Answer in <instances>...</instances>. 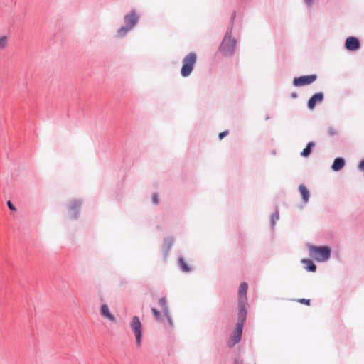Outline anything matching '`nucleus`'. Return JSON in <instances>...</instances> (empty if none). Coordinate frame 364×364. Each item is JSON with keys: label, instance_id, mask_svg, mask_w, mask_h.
I'll return each instance as SVG.
<instances>
[{"label": "nucleus", "instance_id": "obj_22", "mask_svg": "<svg viewBox=\"0 0 364 364\" xmlns=\"http://www.w3.org/2000/svg\"><path fill=\"white\" fill-rule=\"evenodd\" d=\"M278 220H279V213L277 211L275 213H274L272 215V218H271V224H272V227L274 226L276 221H277Z\"/></svg>", "mask_w": 364, "mask_h": 364}, {"label": "nucleus", "instance_id": "obj_16", "mask_svg": "<svg viewBox=\"0 0 364 364\" xmlns=\"http://www.w3.org/2000/svg\"><path fill=\"white\" fill-rule=\"evenodd\" d=\"M159 304L161 307L164 315L168 316V313L169 312V311L168 307L166 304V300L164 297H162L159 299Z\"/></svg>", "mask_w": 364, "mask_h": 364}, {"label": "nucleus", "instance_id": "obj_32", "mask_svg": "<svg viewBox=\"0 0 364 364\" xmlns=\"http://www.w3.org/2000/svg\"><path fill=\"white\" fill-rule=\"evenodd\" d=\"M292 97H297V95H296V93H293V94H292Z\"/></svg>", "mask_w": 364, "mask_h": 364}, {"label": "nucleus", "instance_id": "obj_3", "mask_svg": "<svg viewBox=\"0 0 364 364\" xmlns=\"http://www.w3.org/2000/svg\"><path fill=\"white\" fill-rule=\"evenodd\" d=\"M246 316L247 314H245L242 311L241 312H238V320L236 323V327L233 332V335L231 338V341L229 343V346H233L240 341L242 333V328L246 318Z\"/></svg>", "mask_w": 364, "mask_h": 364}, {"label": "nucleus", "instance_id": "obj_13", "mask_svg": "<svg viewBox=\"0 0 364 364\" xmlns=\"http://www.w3.org/2000/svg\"><path fill=\"white\" fill-rule=\"evenodd\" d=\"M344 165L345 160L343 158L338 157L334 160L331 168L334 171H338L343 168Z\"/></svg>", "mask_w": 364, "mask_h": 364}, {"label": "nucleus", "instance_id": "obj_10", "mask_svg": "<svg viewBox=\"0 0 364 364\" xmlns=\"http://www.w3.org/2000/svg\"><path fill=\"white\" fill-rule=\"evenodd\" d=\"M138 22V16L134 11H131L129 14L124 16V23L126 26L132 29Z\"/></svg>", "mask_w": 364, "mask_h": 364}, {"label": "nucleus", "instance_id": "obj_26", "mask_svg": "<svg viewBox=\"0 0 364 364\" xmlns=\"http://www.w3.org/2000/svg\"><path fill=\"white\" fill-rule=\"evenodd\" d=\"M228 134V131H224L219 134V139H222L224 136H227Z\"/></svg>", "mask_w": 364, "mask_h": 364}, {"label": "nucleus", "instance_id": "obj_4", "mask_svg": "<svg viewBox=\"0 0 364 364\" xmlns=\"http://www.w3.org/2000/svg\"><path fill=\"white\" fill-rule=\"evenodd\" d=\"M130 328L135 336V343L137 347L142 343V325L137 316H134L129 323Z\"/></svg>", "mask_w": 364, "mask_h": 364}, {"label": "nucleus", "instance_id": "obj_25", "mask_svg": "<svg viewBox=\"0 0 364 364\" xmlns=\"http://www.w3.org/2000/svg\"><path fill=\"white\" fill-rule=\"evenodd\" d=\"M299 301L301 304H307L309 305V303H310V300L309 299H301L299 300Z\"/></svg>", "mask_w": 364, "mask_h": 364}, {"label": "nucleus", "instance_id": "obj_11", "mask_svg": "<svg viewBox=\"0 0 364 364\" xmlns=\"http://www.w3.org/2000/svg\"><path fill=\"white\" fill-rule=\"evenodd\" d=\"M323 100V95L321 92L314 94L308 102L309 109H314L317 103H321Z\"/></svg>", "mask_w": 364, "mask_h": 364}, {"label": "nucleus", "instance_id": "obj_19", "mask_svg": "<svg viewBox=\"0 0 364 364\" xmlns=\"http://www.w3.org/2000/svg\"><path fill=\"white\" fill-rule=\"evenodd\" d=\"M173 242V240L172 238H166L164 242V247L166 249V252H168L171 247Z\"/></svg>", "mask_w": 364, "mask_h": 364}, {"label": "nucleus", "instance_id": "obj_6", "mask_svg": "<svg viewBox=\"0 0 364 364\" xmlns=\"http://www.w3.org/2000/svg\"><path fill=\"white\" fill-rule=\"evenodd\" d=\"M248 285L246 282H242L238 289V306L239 311L238 312H241L242 311L247 314V309L246 306L247 305V291Z\"/></svg>", "mask_w": 364, "mask_h": 364}, {"label": "nucleus", "instance_id": "obj_7", "mask_svg": "<svg viewBox=\"0 0 364 364\" xmlns=\"http://www.w3.org/2000/svg\"><path fill=\"white\" fill-rule=\"evenodd\" d=\"M316 75H304L299 77H295L293 81V85L295 87L304 86L310 85L316 80Z\"/></svg>", "mask_w": 364, "mask_h": 364}, {"label": "nucleus", "instance_id": "obj_1", "mask_svg": "<svg viewBox=\"0 0 364 364\" xmlns=\"http://www.w3.org/2000/svg\"><path fill=\"white\" fill-rule=\"evenodd\" d=\"M309 255L318 262L327 261L331 256V248L326 246L316 247L309 245Z\"/></svg>", "mask_w": 364, "mask_h": 364}, {"label": "nucleus", "instance_id": "obj_20", "mask_svg": "<svg viewBox=\"0 0 364 364\" xmlns=\"http://www.w3.org/2000/svg\"><path fill=\"white\" fill-rule=\"evenodd\" d=\"M178 262H179V264L183 272H189V270H190L189 267H188V265L186 264V263L185 262V261L183 260V259L182 257L179 258Z\"/></svg>", "mask_w": 364, "mask_h": 364}, {"label": "nucleus", "instance_id": "obj_30", "mask_svg": "<svg viewBox=\"0 0 364 364\" xmlns=\"http://www.w3.org/2000/svg\"><path fill=\"white\" fill-rule=\"evenodd\" d=\"M328 133H329L330 135L336 134V132L333 129H328Z\"/></svg>", "mask_w": 364, "mask_h": 364}, {"label": "nucleus", "instance_id": "obj_28", "mask_svg": "<svg viewBox=\"0 0 364 364\" xmlns=\"http://www.w3.org/2000/svg\"><path fill=\"white\" fill-rule=\"evenodd\" d=\"M152 202L154 203V204H157L158 203V198H157V196L156 194H154L152 197Z\"/></svg>", "mask_w": 364, "mask_h": 364}, {"label": "nucleus", "instance_id": "obj_2", "mask_svg": "<svg viewBox=\"0 0 364 364\" xmlns=\"http://www.w3.org/2000/svg\"><path fill=\"white\" fill-rule=\"evenodd\" d=\"M232 27L228 29L220 45V51L227 56L232 55L235 49L236 41L231 38Z\"/></svg>", "mask_w": 364, "mask_h": 364}, {"label": "nucleus", "instance_id": "obj_31", "mask_svg": "<svg viewBox=\"0 0 364 364\" xmlns=\"http://www.w3.org/2000/svg\"><path fill=\"white\" fill-rule=\"evenodd\" d=\"M235 17V13H233L232 16H231V21H232V23L233 22V20H234Z\"/></svg>", "mask_w": 364, "mask_h": 364}, {"label": "nucleus", "instance_id": "obj_12", "mask_svg": "<svg viewBox=\"0 0 364 364\" xmlns=\"http://www.w3.org/2000/svg\"><path fill=\"white\" fill-rule=\"evenodd\" d=\"M82 203L79 200L73 201L70 205V215L71 218L75 219L77 217V210L80 207Z\"/></svg>", "mask_w": 364, "mask_h": 364}, {"label": "nucleus", "instance_id": "obj_17", "mask_svg": "<svg viewBox=\"0 0 364 364\" xmlns=\"http://www.w3.org/2000/svg\"><path fill=\"white\" fill-rule=\"evenodd\" d=\"M315 146V144L314 142H309L306 147L304 149L302 152L301 153V155L304 157H307L311 153V148H313Z\"/></svg>", "mask_w": 364, "mask_h": 364}, {"label": "nucleus", "instance_id": "obj_27", "mask_svg": "<svg viewBox=\"0 0 364 364\" xmlns=\"http://www.w3.org/2000/svg\"><path fill=\"white\" fill-rule=\"evenodd\" d=\"M168 320V323L170 324L171 326H173V321L172 319L171 318L170 316H169V312L168 313V316H165Z\"/></svg>", "mask_w": 364, "mask_h": 364}, {"label": "nucleus", "instance_id": "obj_15", "mask_svg": "<svg viewBox=\"0 0 364 364\" xmlns=\"http://www.w3.org/2000/svg\"><path fill=\"white\" fill-rule=\"evenodd\" d=\"M302 263L306 264L305 269L307 271L314 272L316 270V266L310 259H303Z\"/></svg>", "mask_w": 364, "mask_h": 364}, {"label": "nucleus", "instance_id": "obj_5", "mask_svg": "<svg viewBox=\"0 0 364 364\" xmlns=\"http://www.w3.org/2000/svg\"><path fill=\"white\" fill-rule=\"evenodd\" d=\"M196 55L194 53H190L184 57L181 70L183 77H188L191 75L196 63Z\"/></svg>", "mask_w": 364, "mask_h": 364}, {"label": "nucleus", "instance_id": "obj_24", "mask_svg": "<svg viewBox=\"0 0 364 364\" xmlns=\"http://www.w3.org/2000/svg\"><path fill=\"white\" fill-rule=\"evenodd\" d=\"M7 205L11 210L15 211L16 210L15 206L12 204V203L10 200L7 202Z\"/></svg>", "mask_w": 364, "mask_h": 364}, {"label": "nucleus", "instance_id": "obj_23", "mask_svg": "<svg viewBox=\"0 0 364 364\" xmlns=\"http://www.w3.org/2000/svg\"><path fill=\"white\" fill-rule=\"evenodd\" d=\"M151 311L156 318V320L159 321L161 319L160 313L155 308L151 309Z\"/></svg>", "mask_w": 364, "mask_h": 364}, {"label": "nucleus", "instance_id": "obj_29", "mask_svg": "<svg viewBox=\"0 0 364 364\" xmlns=\"http://www.w3.org/2000/svg\"><path fill=\"white\" fill-rule=\"evenodd\" d=\"M308 6H311L314 4V0H304Z\"/></svg>", "mask_w": 364, "mask_h": 364}, {"label": "nucleus", "instance_id": "obj_8", "mask_svg": "<svg viewBox=\"0 0 364 364\" xmlns=\"http://www.w3.org/2000/svg\"><path fill=\"white\" fill-rule=\"evenodd\" d=\"M100 314L101 316L111 323H115L117 322L116 316L110 311L109 306L107 304H102L100 309Z\"/></svg>", "mask_w": 364, "mask_h": 364}, {"label": "nucleus", "instance_id": "obj_9", "mask_svg": "<svg viewBox=\"0 0 364 364\" xmlns=\"http://www.w3.org/2000/svg\"><path fill=\"white\" fill-rule=\"evenodd\" d=\"M346 48L350 51H355L360 47V42L355 37H348L345 43Z\"/></svg>", "mask_w": 364, "mask_h": 364}, {"label": "nucleus", "instance_id": "obj_21", "mask_svg": "<svg viewBox=\"0 0 364 364\" xmlns=\"http://www.w3.org/2000/svg\"><path fill=\"white\" fill-rule=\"evenodd\" d=\"M7 43H8L7 37L1 36L0 38V48L3 49V48H6V46H7Z\"/></svg>", "mask_w": 364, "mask_h": 364}, {"label": "nucleus", "instance_id": "obj_14", "mask_svg": "<svg viewBox=\"0 0 364 364\" xmlns=\"http://www.w3.org/2000/svg\"><path fill=\"white\" fill-rule=\"evenodd\" d=\"M299 191L302 196L303 202L305 203H307L309 201L310 195L306 186L304 185H300L299 186Z\"/></svg>", "mask_w": 364, "mask_h": 364}, {"label": "nucleus", "instance_id": "obj_18", "mask_svg": "<svg viewBox=\"0 0 364 364\" xmlns=\"http://www.w3.org/2000/svg\"><path fill=\"white\" fill-rule=\"evenodd\" d=\"M131 30L130 27L127 26H122L121 27L118 31H117V36L118 37H123L129 31Z\"/></svg>", "mask_w": 364, "mask_h": 364}]
</instances>
